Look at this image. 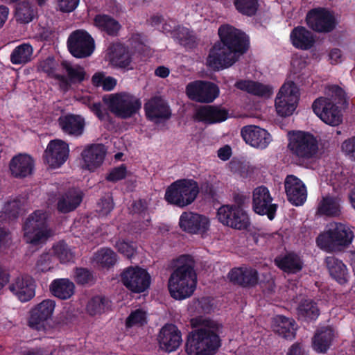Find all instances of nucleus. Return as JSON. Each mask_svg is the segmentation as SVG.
I'll list each match as a JSON object with an SVG mask.
<instances>
[{"mask_svg":"<svg viewBox=\"0 0 355 355\" xmlns=\"http://www.w3.org/2000/svg\"><path fill=\"white\" fill-rule=\"evenodd\" d=\"M219 41L210 49L207 63L214 71L228 68L247 52L250 42L243 31L230 24L221 25L218 31Z\"/></svg>","mask_w":355,"mask_h":355,"instance_id":"f257e3e1","label":"nucleus"},{"mask_svg":"<svg viewBox=\"0 0 355 355\" xmlns=\"http://www.w3.org/2000/svg\"><path fill=\"white\" fill-rule=\"evenodd\" d=\"M223 326L206 320L202 327L191 331L187 336L186 352L189 355H214L221 345L220 333Z\"/></svg>","mask_w":355,"mask_h":355,"instance_id":"f03ea898","label":"nucleus"},{"mask_svg":"<svg viewBox=\"0 0 355 355\" xmlns=\"http://www.w3.org/2000/svg\"><path fill=\"white\" fill-rule=\"evenodd\" d=\"M197 275L193 266L183 263L171 274L168 279V290L171 297L182 300L189 297L196 288Z\"/></svg>","mask_w":355,"mask_h":355,"instance_id":"7ed1b4c3","label":"nucleus"},{"mask_svg":"<svg viewBox=\"0 0 355 355\" xmlns=\"http://www.w3.org/2000/svg\"><path fill=\"white\" fill-rule=\"evenodd\" d=\"M200 192L198 183L183 178L171 183L166 189L164 199L170 205L184 208L192 204Z\"/></svg>","mask_w":355,"mask_h":355,"instance_id":"20e7f679","label":"nucleus"},{"mask_svg":"<svg viewBox=\"0 0 355 355\" xmlns=\"http://www.w3.org/2000/svg\"><path fill=\"white\" fill-rule=\"evenodd\" d=\"M24 239L33 246L46 243L52 234L45 212L36 210L26 218L23 225Z\"/></svg>","mask_w":355,"mask_h":355,"instance_id":"39448f33","label":"nucleus"},{"mask_svg":"<svg viewBox=\"0 0 355 355\" xmlns=\"http://www.w3.org/2000/svg\"><path fill=\"white\" fill-rule=\"evenodd\" d=\"M354 237V232L349 225L335 223L325 232L319 234L316 239V243L320 248L333 251L348 246L352 243Z\"/></svg>","mask_w":355,"mask_h":355,"instance_id":"423d86ee","label":"nucleus"},{"mask_svg":"<svg viewBox=\"0 0 355 355\" xmlns=\"http://www.w3.org/2000/svg\"><path fill=\"white\" fill-rule=\"evenodd\" d=\"M288 148L299 162L304 163L317 155L318 142L316 137L311 133L297 131L290 138Z\"/></svg>","mask_w":355,"mask_h":355,"instance_id":"0eeeda50","label":"nucleus"},{"mask_svg":"<svg viewBox=\"0 0 355 355\" xmlns=\"http://www.w3.org/2000/svg\"><path fill=\"white\" fill-rule=\"evenodd\" d=\"M300 98L299 89L293 81L284 83L277 94L275 105L279 116L286 117L293 114Z\"/></svg>","mask_w":355,"mask_h":355,"instance_id":"6e6552de","label":"nucleus"},{"mask_svg":"<svg viewBox=\"0 0 355 355\" xmlns=\"http://www.w3.org/2000/svg\"><path fill=\"white\" fill-rule=\"evenodd\" d=\"M107 104L110 111L116 117L123 119L132 117L141 107V102L139 98L125 94L111 96Z\"/></svg>","mask_w":355,"mask_h":355,"instance_id":"1a4fd4ad","label":"nucleus"},{"mask_svg":"<svg viewBox=\"0 0 355 355\" xmlns=\"http://www.w3.org/2000/svg\"><path fill=\"white\" fill-rule=\"evenodd\" d=\"M313 112L326 124L337 126L343 121V114L333 98L319 97L312 104Z\"/></svg>","mask_w":355,"mask_h":355,"instance_id":"9d476101","label":"nucleus"},{"mask_svg":"<svg viewBox=\"0 0 355 355\" xmlns=\"http://www.w3.org/2000/svg\"><path fill=\"white\" fill-rule=\"evenodd\" d=\"M217 218L223 225L237 230H247L251 225L248 211L234 206H220L217 210Z\"/></svg>","mask_w":355,"mask_h":355,"instance_id":"9b49d317","label":"nucleus"},{"mask_svg":"<svg viewBox=\"0 0 355 355\" xmlns=\"http://www.w3.org/2000/svg\"><path fill=\"white\" fill-rule=\"evenodd\" d=\"M67 43L69 51L76 58L89 57L95 49L94 40L83 29H78L71 33Z\"/></svg>","mask_w":355,"mask_h":355,"instance_id":"f8f14e48","label":"nucleus"},{"mask_svg":"<svg viewBox=\"0 0 355 355\" xmlns=\"http://www.w3.org/2000/svg\"><path fill=\"white\" fill-rule=\"evenodd\" d=\"M55 307V302L51 299L42 301L33 308L30 312L28 326L37 331L47 332L51 329V320Z\"/></svg>","mask_w":355,"mask_h":355,"instance_id":"ddd939ff","label":"nucleus"},{"mask_svg":"<svg viewBox=\"0 0 355 355\" xmlns=\"http://www.w3.org/2000/svg\"><path fill=\"white\" fill-rule=\"evenodd\" d=\"M121 281L132 293H141L149 288L150 276L146 269L139 266H130L122 272Z\"/></svg>","mask_w":355,"mask_h":355,"instance_id":"4468645a","label":"nucleus"},{"mask_svg":"<svg viewBox=\"0 0 355 355\" xmlns=\"http://www.w3.org/2000/svg\"><path fill=\"white\" fill-rule=\"evenodd\" d=\"M273 198L269 189L265 186L256 187L252 191V208L259 216H266L272 220L278 209V205L272 203Z\"/></svg>","mask_w":355,"mask_h":355,"instance_id":"2eb2a0df","label":"nucleus"},{"mask_svg":"<svg viewBox=\"0 0 355 355\" xmlns=\"http://www.w3.org/2000/svg\"><path fill=\"white\" fill-rule=\"evenodd\" d=\"M218 85L212 82L195 80L186 87V94L189 99L198 103H212L219 95Z\"/></svg>","mask_w":355,"mask_h":355,"instance_id":"dca6fc26","label":"nucleus"},{"mask_svg":"<svg viewBox=\"0 0 355 355\" xmlns=\"http://www.w3.org/2000/svg\"><path fill=\"white\" fill-rule=\"evenodd\" d=\"M307 26L318 33H329L336 27L334 16L325 8H314L306 17Z\"/></svg>","mask_w":355,"mask_h":355,"instance_id":"f3484780","label":"nucleus"},{"mask_svg":"<svg viewBox=\"0 0 355 355\" xmlns=\"http://www.w3.org/2000/svg\"><path fill=\"white\" fill-rule=\"evenodd\" d=\"M69 154V145L61 140L51 141L44 151L43 158L50 167H60L68 159Z\"/></svg>","mask_w":355,"mask_h":355,"instance_id":"a211bd4d","label":"nucleus"},{"mask_svg":"<svg viewBox=\"0 0 355 355\" xmlns=\"http://www.w3.org/2000/svg\"><path fill=\"white\" fill-rule=\"evenodd\" d=\"M241 135L247 144L259 149H265L272 141L271 135L266 130L255 125L243 126Z\"/></svg>","mask_w":355,"mask_h":355,"instance_id":"6ab92c4d","label":"nucleus"},{"mask_svg":"<svg viewBox=\"0 0 355 355\" xmlns=\"http://www.w3.org/2000/svg\"><path fill=\"white\" fill-rule=\"evenodd\" d=\"M35 282L33 277L23 275L10 284L9 291L21 302H27L35 295Z\"/></svg>","mask_w":355,"mask_h":355,"instance_id":"aec40b11","label":"nucleus"},{"mask_svg":"<svg viewBox=\"0 0 355 355\" xmlns=\"http://www.w3.org/2000/svg\"><path fill=\"white\" fill-rule=\"evenodd\" d=\"M159 348L170 353L176 351L182 342V334L173 324H166L160 329L158 337Z\"/></svg>","mask_w":355,"mask_h":355,"instance_id":"412c9836","label":"nucleus"},{"mask_svg":"<svg viewBox=\"0 0 355 355\" xmlns=\"http://www.w3.org/2000/svg\"><path fill=\"white\" fill-rule=\"evenodd\" d=\"M179 225L187 233L203 234L209 227V220L207 217L191 211L183 212L180 217Z\"/></svg>","mask_w":355,"mask_h":355,"instance_id":"4be33fe9","label":"nucleus"},{"mask_svg":"<svg viewBox=\"0 0 355 355\" xmlns=\"http://www.w3.org/2000/svg\"><path fill=\"white\" fill-rule=\"evenodd\" d=\"M146 118L155 123L168 120L171 116V110L168 103L160 96L152 97L144 104Z\"/></svg>","mask_w":355,"mask_h":355,"instance_id":"5701e85b","label":"nucleus"},{"mask_svg":"<svg viewBox=\"0 0 355 355\" xmlns=\"http://www.w3.org/2000/svg\"><path fill=\"white\" fill-rule=\"evenodd\" d=\"M288 200L295 206L302 205L307 197L306 188L303 182L293 175L286 176L284 181Z\"/></svg>","mask_w":355,"mask_h":355,"instance_id":"b1692460","label":"nucleus"},{"mask_svg":"<svg viewBox=\"0 0 355 355\" xmlns=\"http://www.w3.org/2000/svg\"><path fill=\"white\" fill-rule=\"evenodd\" d=\"M228 117V110L214 105L200 106L196 110L193 115L196 121L202 122L206 125L223 122Z\"/></svg>","mask_w":355,"mask_h":355,"instance_id":"393cba45","label":"nucleus"},{"mask_svg":"<svg viewBox=\"0 0 355 355\" xmlns=\"http://www.w3.org/2000/svg\"><path fill=\"white\" fill-rule=\"evenodd\" d=\"M230 281L243 288H252L259 282L258 271L252 267L232 268L228 273Z\"/></svg>","mask_w":355,"mask_h":355,"instance_id":"a878e982","label":"nucleus"},{"mask_svg":"<svg viewBox=\"0 0 355 355\" xmlns=\"http://www.w3.org/2000/svg\"><path fill=\"white\" fill-rule=\"evenodd\" d=\"M107 149L102 144H93L87 146L82 152L81 155L85 168L94 171L103 164Z\"/></svg>","mask_w":355,"mask_h":355,"instance_id":"bb28decb","label":"nucleus"},{"mask_svg":"<svg viewBox=\"0 0 355 355\" xmlns=\"http://www.w3.org/2000/svg\"><path fill=\"white\" fill-rule=\"evenodd\" d=\"M9 169L14 178H26L31 175L33 171L34 160L27 154L17 155L11 159Z\"/></svg>","mask_w":355,"mask_h":355,"instance_id":"cd10ccee","label":"nucleus"},{"mask_svg":"<svg viewBox=\"0 0 355 355\" xmlns=\"http://www.w3.org/2000/svg\"><path fill=\"white\" fill-rule=\"evenodd\" d=\"M93 25L101 33L110 37H116L121 28L120 23L110 15L96 14L93 19Z\"/></svg>","mask_w":355,"mask_h":355,"instance_id":"c85d7f7f","label":"nucleus"},{"mask_svg":"<svg viewBox=\"0 0 355 355\" xmlns=\"http://www.w3.org/2000/svg\"><path fill=\"white\" fill-rule=\"evenodd\" d=\"M83 198L81 191L76 189H70L58 198L57 209L63 214L73 211L80 205Z\"/></svg>","mask_w":355,"mask_h":355,"instance_id":"c756f323","label":"nucleus"},{"mask_svg":"<svg viewBox=\"0 0 355 355\" xmlns=\"http://www.w3.org/2000/svg\"><path fill=\"white\" fill-rule=\"evenodd\" d=\"M290 38L293 46L300 50H309L315 43L313 34L304 26L295 27L290 34Z\"/></svg>","mask_w":355,"mask_h":355,"instance_id":"7c9ffc66","label":"nucleus"},{"mask_svg":"<svg viewBox=\"0 0 355 355\" xmlns=\"http://www.w3.org/2000/svg\"><path fill=\"white\" fill-rule=\"evenodd\" d=\"M109 60L110 64L120 69H132L130 67L132 62V57L128 49L121 44H114L109 52Z\"/></svg>","mask_w":355,"mask_h":355,"instance_id":"2f4dec72","label":"nucleus"},{"mask_svg":"<svg viewBox=\"0 0 355 355\" xmlns=\"http://www.w3.org/2000/svg\"><path fill=\"white\" fill-rule=\"evenodd\" d=\"M58 123L63 132L69 135L80 136L83 132L85 121L80 116L71 114L61 116Z\"/></svg>","mask_w":355,"mask_h":355,"instance_id":"473e14b6","label":"nucleus"},{"mask_svg":"<svg viewBox=\"0 0 355 355\" xmlns=\"http://www.w3.org/2000/svg\"><path fill=\"white\" fill-rule=\"evenodd\" d=\"M297 329V325L293 318L279 315L274 319V331L285 339H294Z\"/></svg>","mask_w":355,"mask_h":355,"instance_id":"72a5a7b5","label":"nucleus"},{"mask_svg":"<svg viewBox=\"0 0 355 355\" xmlns=\"http://www.w3.org/2000/svg\"><path fill=\"white\" fill-rule=\"evenodd\" d=\"M298 318L306 322H315L320 314L318 303L312 299H303L297 308Z\"/></svg>","mask_w":355,"mask_h":355,"instance_id":"f704fd0d","label":"nucleus"},{"mask_svg":"<svg viewBox=\"0 0 355 355\" xmlns=\"http://www.w3.org/2000/svg\"><path fill=\"white\" fill-rule=\"evenodd\" d=\"M275 263L280 270L288 274H295L303 268L302 260L294 252H288L282 257H277Z\"/></svg>","mask_w":355,"mask_h":355,"instance_id":"c9c22d12","label":"nucleus"},{"mask_svg":"<svg viewBox=\"0 0 355 355\" xmlns=\"http://www.w3.org/2000/svg\"><path fill=\"white\" fill-rule=\"evenodd\" d=\"M49 290L53 296L63 300H68L75 293V284L67 278L55 279L51 283Z\"/></svg>","mask_w":355,"mask_h":355,"instance_id":"e433bc0d","label":"nucleus"},{"mask_svg":"<svg viewBox=\"0 0 355 355\" xmlns=\"http://www.w3.org/2000/svg\"><path fill=\"white\" fill-rule=\"evenodd\" d=\"M317 214L329 217L339 216L341 214L340 199L329 195L322 197L318 203Z\"/></svg>","mask_w":355,"mask_h":355,"instance_id":"4c0bfd02","label":"nucleus"},{"mask_svg":"<svg viewBox=\"0 0 355 355\" xmlns=\"http://www.w3.org/2000/svg\"><path fill=\"white\" fill-rule=\"evenodd\" d=\"M325 263L333 279L340 284H344L347 282V268L341 260L334 256H330L325 259Z\"/></svg>","mask_w":355,"mask_h":355,"instance_id":"58836bf2","label":"nucleus"},{"mask_svg":"<svg viewBox=\"0 0 355 355\" xmlns=\"http://www.w3.org/2000/svg\"><path fill=\"white\" fill-rule=\"evenodd\" d=\"M235 87L240 90L258 96L269 97L272 94V89L269 86L253 80H239L236 82Z\"/></svg>","mask_w":355,"mask_h":355,"instance_id":"ea45409f","label":"nucleus"},{"mask_svg":"<svg viewBox=\"0 0 355 355\" xmlns=\"http://www.w3.org/2000/svg\"><path fill=\"white\" fill-rule=\"evenodd\" d=\"M334 337V330L326 327L318 331L313 338V347L319 353H326L331 345Z\"/></svg>","mask_w":355,"mask_h":355,"instance_id":"a19ab883","label":"nucleus"},{"mask_svg":"<svg viewBox=\"0 0 355 355\" xmlns=\"http://www.w3.org/2000/svg\"><path fill=\"white\" fill-rule=\"evenodd\" d=\"M77 320L74 309L64 307L55 318L51 329L64 330L73 324Z\"/></svg>","mask_w":355,"mask_h":355,"instance_id":"79ce46f5","label":"nucleus"},{"mask_svg":"<svg viewBox=\"0 0 355 355\" xmlns=\"http://www.w3.org/2000/svg\"><path fill=\"white\" fill-rule=\"evenodd\" d=\"M37 13L35 5L28 0H24L16 7L15 18L19 23L26 24L35 19Z\"/></svg>","mask_w":355,"mask_h":355,"instance_id":"37998d69","label":"nucleus"},{"mask_svg":"<svg viewBox=\"0 0 355 355\" xmlns=\"http://www.w3.org/2000/svg\"><path fill=\"white\" fill-rule=\"evenodd\" d=\"M171 37L186 49H193L198 44L196 36L189 28L183 26L178 25L173 31Z\"/></svg>","mask_w":355,"mask_h":355,"instance_id":"c03bdc74","label":"nucleus"},{"mask_svg":"<svg viewBox=\"0 0 355 355\" xmlns=\"http://www.w3.org/2000/svg\"><path fill=\"white\" fill-rule=\"evenodd\" d=\"M33 48L28 43L16 46L10 54V62L13 64H25L32 60Z\"/></svg>","mask_w":355,"mask_h":355,"instance_id":"a18cd8bd","label":"nucleus"},{"mask_svg":"<svg viewBox=\"0 0 355 355\" xmlns=\"http://www.w3.org/2000/svg\"><path fill=\"white\" fill-rule=\"evenodd\" d=\"M111 306V301L103 295H96L89 299L86 305V311L91 316L101 315Z\"/></svg>","mask_w":355,"mask_h":355,"instance_id":"49530a36","label":"nucleus"},{"mask_svg":"<svg viewBox=\"0 0 355 355\" xmlns=\"http://www.w3.org/2000/svg\"><path fill=\"white\" fill-rule=\"evenodd\" d=\"M117 260L116 254L110 248H101L94 255L96 263L103 268L112 267Z\"/></svg>","mask_w":355,"mask_h":355,"instance_id":"de8ad7c7","label":"nucleus"},{"mask_svg":"<svg viewBox=\"0 0 355 355\" xmlns=\"http://www.w3.org/2000/svg\"><path fill=\"white\" fill-rule=\"evenodd\" d=\"M64 68L67 73V82H60L62 85L68 88L72 84L80 83L85 78L86 73L81 67H73L67 63L62 64Z\"/></svg>","mask_w":355,"mask_h":355,"instance_id":"09e8293b","label":"nucleus"},{"mask_svg":"<svg viewBox=\"0 0 355 355\" xmlns=\"http://www.w3.org/2000/svg\"><path fill=\"white\" fill-rule=\"evenodd\" d=\"M53 254L59 259L61 263L73 262L74 253L69 245L63 241L55 243L53 248Z\"/></svg>","mask_w":355,"mask_h":355,"instance_id":"8fccbe9b","label":"nucleus"},{"mask_svg":"<svg viewBox=\"0 0 355 355\" xmlns=\"http://www.w3.org/2000/svg\"><path fill=\"white\" fill-rule=\"evenodd\" d=\"M57 65L55 58L49 57L40 62V68L49 76L53 77L60 82H67V78L64 76L55 73Z\"/></svg>","mask_w":355,"mask_h":355,"instance_id":"3c124183","label":"nucleus"},{"mask_svg":"<svg viewBox=\"0 0 355 355\" xmlns=\"http://www.w3.org/2000/svg\"><path fill=\"white\" fill-rule=\"evenodd\" d=\"M236 9L247 16L255 15L258 8V0H234Z\"/></svg>","mask_w":355,"mask_h":355,"instance_id":"603ef678","label":"nucleus"},{"mask_svg":"<svg viewBox=\"0 0 355 355\" xmlns=\"http://www.w3.org/2000/svg\"><path fill=\"white\" fill-rule=\"evenodd\" d=\"M21 201L19 200L7 202L3 208L4 218L8 220L17 219L19 217Z\"/></svg>","mask_w":355,"mask_h":355,"instance_id":"864d4df0","label":"nucleus"},{"mask_svg":"<svg viewBox=\"0 0 355 355\" xmlns=\"http://www.w3.org/2000/svg\"><path fill=\"white\" fill-rule=\"evenodd\" d=\"M146 323V313L141 309H136L132 311L125 320L127 327H132L135 325L143 326Z\"/></svg>","mask_w":355,"mask_h":355,"instance_id":"5fc2aeb1","label":"nucleus"},{"mask_svg":"<svg viewBox=\"0 0 355 355\" xmlns=\"http://www.w3.org/2000/svg\"><path fill=\"white\" fill-rule=\"evenodd\" d=\"M114 207V203L111 196H103L97 204V211L99 216H107L113 210Z\"/></svg>","mask_w":355,"mask_h":355,"instance_id":"6e6d98bb","label":"nucleus"},{"mask_svg":"<svg viewBox=\"0 0 355 355\" xmlns=\"http://www.w3.org/2000/svg\"><path fill=\"white\" fill-rule=\"evenodd\" d=\"M74 281L78 285H85L93 281L94 277L92 272L85 268H75Z\"/></svg>","mask_w":355,"mask_h":355,"instance_id":"4d7b16f0","label":"nucleus"},{"mask_svg":"<svg viewBox=\"0 0 355 355\" xmlns=\"http://www.w3.org/2000/svg\"><path fill=\"white\" fill-rule=\"evenodd\" d=\"M127 175V168L125 164L114 167L107 174L105 180L111 182H116L123 180Z\"/></svg>","mask_w":355,"mask_h":355,"instance_id":"13d9d810","label":"nucleus"},{"mask_svg":"<svg viewBox=\"0 0 355 355\" xmlns=\"http://www.w3.org/2000/svg\"><path fill=\"white\" fill-rule=\"evenodd\" d=\"M115 247L119 253L127 257L128 259H130L134 255L135 251L134 243L124 240L118 241L115 244Z\"/></svg>","mask_w":355,"mask_h":355,"instance_id":"bf43d9fd","label":"nucleus"},{"mask_svg":"<svg viewBox=\"0 0 355 355\" xmlns=\"http://www.w3.org/2000/svg\"><path fill=\"white\" fill-rule=\"evenodd\" d=\"M52 255L49 252L42 254L36 263L37 270L44 272L49 271L51 268Z\"/></svg>","mask_w":355,"mask_h":355,"instance_id":"052dcab7","label":"nucleus"},{"mask_svg":"<svg viewBox=\"0 0 355 355\" xmlns=\"http://www.w3.org/2000/svg\"><path fill=\"white\" fill-rule=\"evenodd\" d=\"M341 149L350 159L355 161V136L345 139L342 143Z\"/></svg>","mask_w":355,"mask_h":355,"instance_id":"680f3d73","label":"nucleus"},{"mask_svg":"<svg viewBox=\"0 0 355 355\" xmlns=\"http://www.w3.org/2000/svg\"><path fill=\"white\" fill-rule=\"evenodd\" d=\"M90 110L101 120H110L111 118L106 110H103L101 102L93 103L89 105Z\"/></svg>","mask_w":355,"mask_h":355,"instance_id":"e2e57ef3","label":"nucleus"},{"mask_svg":"<svg viewBox=\"0 0 355 355\" xmlns=\"http://www.w3.org/2000/svg\"><path fill=\"white\" fill-rule=\"evenodd\" d=\"M80 0H58V10L62 12H73L78 6Z\"/></svg>","mask_w":355,"mask_h":355,"instance_id":"0e129e2a","label":"nucleus"},{"mask_svg":"<svg viewBox=\"0 0 355 355\" xmlns=\"http://www.w3.org/2000/svg\"><path fill=\"white\" fill-rule=\"evenodd\" d=\"M130 209L131 212L133 214H144L148 209L146 200L144 199H139L138 200L133 201Z\"/></svg>","mask_w":355,"mask_h":355,"instance_id":"69168bd1","label":"nucleus"},{"mask_svg":"<svg viewBox=\"0 0 355 355\" xmlns=\"http://www.w3.org/2000/svg\"><path fill=\"white\" fill-rule=\"evenodd\" d=\"M249 200V197L243 193H235L233 195V200L234 204L227 205L228 206H234L238 209H243V206Z\"/></svg>","mask_w":355,"mask_h":355,"instance_id":"338daca9","label":"nucleus"},{"mask_svg":"<svg viewBox=\"0 0 355 355\" xmlns=\"http://www.w3.org/2000/svg\"><path fill=\"white\" fill-rule=\"evenodd\" d=\"M286 355H308V354L304 350L303 345L296 342L288 348Z\"/></svg>","mask_w":355,"mask_h":355,"instance_id":"774afa93","label":"nucleus"}]
</instances>
